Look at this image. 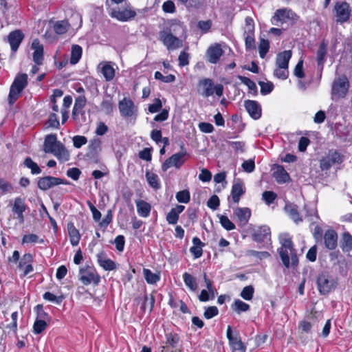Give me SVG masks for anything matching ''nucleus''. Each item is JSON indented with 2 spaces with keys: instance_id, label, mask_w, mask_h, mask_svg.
Returning <instances> with one entry per match:
<instances>
[{
  "instance_id": "nucleus-1",
  "label": "nucleus",
  "mask_w": 352,
  "mask_h": 352,
  "mask_svg": "<svg viewBox=\"0 0 352 352\" xmlns=\"http://www.w3.org/2000/svg\"><path fill=\"white\" fill-rule=\"evenodd\" d=\"M185 27L179 21L172 22L169 27L160 32V40L168 50H174L183 46V42L177 35L185 33Z\"/></svg>"
},
{
  "instance_id": "nucleus-2",
  "label": "nucleus",
  "mask_w": 352,
  "mask_h": 352,
  "mask_svg": "<svg viewBox=\"0 0 352 352\" xmlns=\"http://www.w3.org/2000/svg\"><path fill=\"white\" fill-rule=\"evenodd\" d=\"M43 150L45 153H52L63 161H67L69 158L68 151L62 143L57 141L56 135L54 134L47 135L45 137Z\"/></svg>"
},
{
  "instance_id": "nucleus-3",
  "label": "nucleus",
  "mask_w": 352,
  "mask_h": 352,
  "mask_svg": "<svg viewBox=\"0 0 352 352\" xmlns=\"http://www.w3.org/2000/svg\"><path fill=\"white\" fill-rule=\"evenodd\" d=\"M28 84V76L26 74H18L14 79L8 97V104L12 106L21 97L23 89Z\"/></svg>"
},
{
  "instance_id": "nucleus-4",
  "label": "nucleus",
  "mask_w": 352,
  "mask_h": 352,
  "mask_svg": "<svg viewBox=\"0 0 352 352\" xmlns=\"http://www.w3.org/2000/svg\"><path fill=\"white\" fill-rule=\"evenodd\" d=\"M350 87L349 81L344 74L338 75L335 77L331 89V99L338 101L344 98Z\"/></svg>"
},
{
  "instance_id": "nucleus-5",
  "label": "nucleus",
  "mask_w": 352,
  "mask_h": 352,
  "mask_svg": "<svg viewBox=\"0 0 352 352\" xmlns=\"http://www.w3.org/2000/svg\"><path fill=\"white\" fill-rule=\"evenodd\" d=\"M345 157L341 153L336 150H330L328 153L322 157L320 160V168L324 171L329 170L332 166L341 164Z\"/></svg>"
},
{
  "instance_id": "nucleus-6",
  "label": "nucleus",
  "mask_w": 352,
  "mask_h": 352,
  "mask_svg": "<svg viewBox=\"0 0 352 352\" xmlns=\"http://www.w3.org/2000/svg\"><path fill=\"white\" fill-rule=\"evenodd\" d=\"M155 299L153 294L148 295L146 291H144V294L135 298L134 302L137 306H140V310L139 313L140 318L148 312L151 313L153 309Z\"/></svg>"
},
{
  "instance_id": "nucleus-7",
  "label": "nucleus",
  "mask_w": 352,
  "mask_h": 352,
  "mask_svg": "<svg viewBox=\"0 0 352 352\" xmlns=\"http://www.w3.org/2000/svg\"><path fill=\"white\" fill-rule=\"evenodd\" d=\"M199 86L201 87L200 94L205 98H208L213 95L214 93L219 97L223 95V87L222 85H214L211 79L204 78L199 81Z\"/></svg>"
},
{
  "instance_id": "nucleus-8",
  "label": "nucleus",
  "mask_w": 352,
  "mask_h": 352,
  "mask_svg": "<svg viewBox=\"0 0 352 352\" xmlns=\"http://www.w3.org/2000/svg\"><path fill=\"white\" fill-rule=\"evenodd\" d=\"M180 342V337L175 332H168L165 333V340L162 342L160 352H181L178 349Z\"/></svg>"
},
{
  "instance_id": "nucleus-9",
  "label": "nucleus",
  "mask_w": 352,
  "mask_h": 352,
  "mask_svg": "<svg viewBox=\"0 0 352 352\" xmlns=\"http://www.w3.org/2000/svg\"><path fill=\"white\" fill-rule=\"evenodd\" d=\"M226 337L228 340L232 352H246V345L242 342L239 332L235 331L233 333L232 327L230 325L228 326L226 329Z\"/></svg>"
},
{
  "instance_id": "nucleus-10",
  "label": "nucleus",
  "mask_w": 352,
  "mask_h": 352,
  "mask_svg": "<svg viewBox=\"0 0 352 352\" xmlns=\"http://www.w3.org/2000/svg\"><path fill=\"white\" fill-rule=\"evenodd\" d=\"M333 12L338 23H344L346 22L351 15V10L348 3L344 1L336 2Z\"/></svg>"
},
{
  "instance_id": "nucleus-11",
  "label": "nucleus",
  "mask_w": 352,
  "mask_h": 352,
  "mask_svg": "<svg viewBox=\"0 0 352 352\" xmlns=\"http://www.w3.org/2000/svg\"><path fill=\"white\" fill-rule=\"evenodd\" d=\"M118 108L122 116L124 118L136 117L138 108L129 98H124L118 103Z\"/></svg>"
},
{
  "instance_id": "nucleus-12",
  "label": "nucleus",
  "mask_w": 352,
  "mask_h": 352,
  "mask_svg": "<svg viewBox=\"0 0 352 352\" xmlns=\"http://www.w3.org/2000/svg\"><path fill=\"white\" fill-rule=\"evenodd\" d=\"M79 275L80 280L85 285H97L99 283L100 280V277L96 270L94 267L89 266L81 268L80 270Z\"/></svg>"
},
{
  "instance_id": "nucleus-13",
  "label": "nucleus",
  "mask_w": 352,
  "mask_h": 352,
  "mask_svg": "<svg viewBox=\"0 0 352 352\" xmlns=\"http://www.w3.org/2000/svg\"><path fill=\"white\" fill-rule=\"evenodd\" d=\"M186 151H182L173 154L171 157H168L162 164V169L163 171H166L170 167H175L179 168L185 162Z\"/></svg>"
},
{
  "instance_id": "nucleus-14",
  "label": "nucleus",
  "mask_w": 352,
  "mask_h": 352,
  "mask_svg": "<svg viewBox=\"0 0 352 352\" xmlns=\"http://www.w3.org/2000/svg\"><path fill=\"white\" fill-rule=\"evenodd\" d=\"M59 184H69V182L58 177L47 176L41 177L38 181V187L42 190H47Z\"/></svg>"
},
{
  "instance_id": "nucleus-15",
  "label": "nucleus",
  "mask_w": 352,
  "mask_h": 352,
  "mask_svg": "<svg viewBox=\"0 0 352 352\" xmlns=\"http://www.w3.org/2000/svg\"><path fill=\"white\" fill-rule=\"evenodd\" d=\"M33 257L31 254H25L20 259L18 269L21 272V276H25L33 272Z\"/></svg>"
},
{
  "instance_id": "nucleus-16",
  "label": "nucleus",
  "mask_w": 352,
  "mask_h": 352,
  "mask_svg": "<svg viewBox=\"0 0 352 352\" xmlns=\"http://www.w3.org/2000/svg\"><path fill=\"white\" fill-rule=\"evenodd\" d=\"M223 54V51L219 43L210 45L206 52L208 60L213 64L217 63Z\"/></svg>"
},
{
  "instance_id": "nucleus-17",
  "label": "nucleus",
  "mask_w": 352,
  "mask_h": 352,
  "mask_svg": "<svg viewBox=\"0 0 352 352\" xmlns=\"http://www.w3.org/2000/svg\"><path fill=\"white\" fill-rule=\"evenodd\" d=\"M26 210L25 199L20 197H16L12 206V212L17 215V219L21 223L24 222L23 212Z\"/></svg>"
},
{
  "instance_id": "nucleus-18",
  "label": "nucleus",
  "mask_w": 352,
  "mask_h": 352,
  "mask_svg": "<svg viewBox=\"0 0 352 352\" xmlns=\"http://www.w3.org/2000/svg\"><path fill=\"white\" fill-rule=\"evenodd\" d=\"M245 108L249 115L254 120H257L261 116V107L259 103L254 100H245Z\"/></svg>"
},
{
  "instance_id": "nucleus-19",
  "label": "nucleus",
  "mask_w": 352,
  "mask_h": 352,
  "mask_svg": "<svg viewBox=\"0 0 352 352\" xmlns=\"http://www.w3.org/2000/svg\"><path fill=\"white\" fill-rule=\"evenodd\" d=\"M234 214L237 218L239 226L243 227L247 225L251 217V210L249 208H236Z\"/></svg>"
},
{
  "instance_id": "nucleus-20",
  "label": "nucleus",
  "mask_w": 352,
  "mask_h": 352,
  "mask_svg": "<svg viewBox=\"0 0 352 352\" xmlns=\"http://www.w3.org/2000/svg\"><path fill=\"white\" fill-rule=\"evenodd\" d=\"M97 261L99 265L106 271H112L116 269V263L109 258L107 254L103 252L97 254Z\"/></svg>"
},
{
  "instance_id": "nucleus-21",
  "label": "nucleus",
  "mask_w": 352,
  "mask_h": 352,
  "mask_svg": "<svg viewBox=\"0 0 352 352\" xmlns=\"http://www.w3.org/2000/svg\"><path fill=\"white\" fill-rule=\"evenodd\" d=\"M279 254L283 261V263L286 267H289V258L291 257L292 265H296L298 259L294 252V250L279 248Z\"/></svg>"
},
{
  "instance_id": "nucleus-22",
  "label": "nucleus",
  "mask_w": 352,
  "mask_h": 352,
  "mask_svg": "<svg viewBox=\"0 0 352 352\" xmlns=\"http://www.w3.org/2000/svg\"><path fill=\"white\" fill-rule=\"evenodd\" d=\"M31 48L34 50V62L38 65H41L43 60V45L38 39H34L32 43Z\"/></svg>"
},
{
  "instance_id": "nucleus-23",
  "label": "nucleus",
  "mask_w": 352,
  "mask_h": 352,
  "mask_svg": "<svg viewBox=\"0 0 352 352\" xmlns=\"http://www.w3.org/2000/svg\"><path fill=\"white\" fill-rule=\"evenodd\" d=\"M23 38L24 35L19 30H14L9 34L8 40L12 51L16 52Z\"/></svg>"
},
{
  "instance_id": "nucleus-24",
  "label": "nucleus",
  "mask_w": 352,
  "mask_h": 352,
  "mask_svg": "<svg viewBox=\"0 0 352 352\" xmlns=\"http://www.w3.org/2000/svg\"><path fill=\"white\" fill-rule=\"evenodd\" d=\"M324 245L329 250H334L338 244V234L333 230H328L324 235Z\"/></svg>"
},
{
  "instance_id": "nucleus-25",
  "label": "nucleus",
  "mask_w": 352,
  "mask_h": 352,
  "mask_svg": "<svg viewBox=\"0 0 352 352\" xmlns=\"http://www.w3.org/2000/svg\"><path fill=\"white\" fill-rule=\"evenodd\" d=\"M245 188L244 184L239 180L234 182L232 187L231 195L234 203H239L241 197L245 193Z\"/></svg>"
},
{
  "instance_id": "nucleus-26",
  "label": "nucleus",
  "mask_w": 352,
  "mask_h": 352,
  "mask_svg": "<svg viewBox=\"0 0 352 352\" xmlns=\"http://www.w3.org/2000/svg\"><path fill=\"white\" fill-rule=\"evenodd\" d=\"M292 56L291 50H285L278 53L276 58V67L288 68Z\"/></svg>"
},
{
  "instance_id": "nucleus-27",
  "label": "nucleus",
  "mask_w": 352,
  "mask_h": 352,
  "mask_svg": "<svg viewBox=\"0 0 352 352\" xmlns=\"http://www.w3.org/2000/svg\"><path fill=\"white\" fill-rule=\"evenodd\" d=\"M136 13L135 11L130 9H125L124 10H113L111 16L113 18L122 21H126L135 17Z\"/></svg>"
},
{
  "instance_id": "nucleus-28",
  "label": "nucleus",
  "mask_w": 352,
  "mask_h": 352,
  "mask_svg": "<svg viewBox=\"0 0 352 352\" xmlns=\"http://www.w3.org/2000/svg\"><path fill=\"white\" fill-rule=\"evenodd\" d=\"M185 207L182 205H177L176 207L172 208L166 215V221L169 224L175 225L177 223L179 214L182 213Z\"/></svg>"
},
{
  "instance_id": "nucleus-29",
  "label": "nucleus",
  "mask_w": 352,
  "mask_h": 352,
  "mask_svg": "<svg viewBox=\"0 0 352 352\" xmlns=\"http://www.w3.org/2000/svg\"><path fill=\"white\" fill-rule=\"evenodd\" d=\"M135 204L137 212L140 217H147L149 216L151 210L150 204L144 200L138 199L135 201Z\"/></svg>"
},
{
  "instance_id": "nucleus-30",
  "label": "nucleus",
  "mask_w": 352,
  "mask_h": 352,
  "mask_svg": "<svg viewBox=\"0 0 352 352\" xmlns=\"http://www.w3.org/2000/svg\"><path fill=\"white\" fill-rule=\"evenodd\" d=\"M285 210L296 223H299L302 221V219L300 217L296 205L291 203L286 204Z\"/></svg>"
},
{
  "instance_id": "nucleus-31",
  "label": "nucleus",
  "mask_w": 352,
  "mask_h": 352,
  "mask_svg": "<svg viewBox=\"0 0 352 352\" xmlns=\"http://www.w3.org/2000/svg\"><path fill=\"white\" fill-rule=\"evenodd\" d=\"M86 98L85 96H79L75 100L74 106L72 111V118L74 120L78 118V116L82 113V109L86 104Z\"/></svg>"
},
{
  "instance_id": "nucleus-32",
  "label": "nucleus",
  "mask_w": 352,
  "mask_h": 352,
  "mask_svg": "<svg viewBox=\"0 0 352 352\" xmlns=\"http://www.w3.org/2000/svg\"><path fill=\"white\" fill-rule=\"evenodd\" d=\"M292 14L291 10L287 9H280L276 10L274 15L272 18V23L274 25H278V22L283 23L286 19L290 18V15Z\"/></svg>"
},
{
  "instance_id": "nucleus-33",
  "label": "nucleus",
  "mask_w": 352,
  "mask_h": 352,
  "mask_svg": "<svg viewBox=\"0 0 352 352\" xmlns=\"http://www.w3.org/2000/svg\"><path fill=\"white\" fill-rule=\"evenodd\" d=\"M270 229L267 226H262L259 227L254 234V239L255 241L261 242L270 238Z\"/></svg>"
},
{
  "instance_id": "nucleus-34",
  "label": "nucleus",
  "mask_w": 352,
  "mask_h": 352,
  "mask_svg": "<svg viewBox=\"0 0 352 352\" xmlns=\"http://www.w3.org/2000/svg\"><path fill=\"white\" fill-rule=\"evenodd\" d=\"M250 309V305L244 302L240 299H235L231 305V309L236 314H241L243 312H246Z\"/></svg>"
},
{
  "instance_id": "nucleus-35",
  "label": "nucleus",
  "mask_w": 352,
  "mask_h": 352,
  "mask_svg": "<svg viewBox=\"0 0 352 352\" xmlns=\"http://www.w3.org/2000/svg\"><path fill=\"white\" fill-rule=\"evenodd\" d=\"M67 229L71 244L73 246H76L80 239L79 231L75 228L73 223H69L67 225Z\"/></svg>"
},
{
  "instance_id": "nucleus-36",
  "label": "nucleus",
  "mask_w": 352,
  "mask_h": 352,
  "mask_svg": "<svg viewBox=\"0 0 352 352\" xmlns=\"http://www.w3.org/2000/svg\"><path fill=\"white\" fill-rule=\"evenodd\" d=\"M274 177L278 183H285L289 179V175L283 166H278L274 172Z\"/></svg>"
},
{
  "instance_id": "nucleus-37",
  "label": "nucleus",
  "mask_w": 352,
  "mask_h": 352,
  "mask_svg": "<svg viewBox=\"0 0 352 352\" xmlns=\"http://www.w3.org/2000/svg\"><path fill=\"white\" fill-rule=\"evenodd\" d=\"M101 72L107 81H111L115 76V69L109 63L101 64Z\"/></svg>"
},
{
  "instance_id": "nucleus-38",
  "label": "nucleus",
  "mask_w": 352,
  "mask_h": 352,
  "mask_svg": "<svg viewBox=\"0 0 352 352\" xmlns=\"http://www.w3.org/2000/svg\"><path fill=\"white\" fill-rule=\"evenodd\" d=\"M145 176L148 183L153 188L158 190L161 188L160 180L157 174L153 172L146 171Z\"/></svg>"
},
{
  "instance_id": "nucleus-39",
  "label": "nucleus",
  "mask_w": 352,
  "mask_h": 352,
  "mask_svg": "<svg viewBox=\"0 0 352 352\" xmlns=\"http://www.w3.org/2000/svg\"><path fill=\"white\" fill-rule=\"evenodd\" d=\"M327 45L326 43L322 42L320 43L319 48L317 51V63L318 65L321 67V69L323 68L324 62H325V56L327 54Z\"/></svg>"
},
{
  "instance_id": "nucleus-40",
  "label": "nucleus",
  "mask_w": 352,
  "mask_h": 352,
  "mask_svg": "<svg viewBox=\"0 0 352 352\" xmlns=\"http://www.w3.org/2000/svg\"><path fill=\"white\" fill-rule=\"evenodd\" d=\"M305 209L306 210V217L308 221L311 223H316V220L319 218L317 210L314 206H310L308 204L305 205Z\"/></svg>"
},
{
  "instance_id": "nucleus-41",
  "label": "nucleus",
  "mask_w": 352,
  "mask_h": 352,
  "mask_svg": "<svg viewBox=\"0 0 352 352\" xmlns=\"http://www.w3.org/2000/svg\"><path fill=\"white\" fill-rule=\"evenodd\" d=\"M82 49L78 45H73L71 51L70 63L76 64L82 56Z\"/></svg>"
},
{
  "instance_id": "nucleus-42",
  "label": "nucleus",
  "mask_w": 352,
  "mask_h": 352,
  "mask_svg": "<svg viewBox=\"0 0 352 352\" xmlns=\"http://www.w3.org/2000/svg\"><path fill=\"white\" fill-rule=\"evenodd\" d=\"M34 311L36 312V319H38V320H45V321H47L48 322H50L52 320V318L51 316L49 315L48 313H47L44 309H43V305L41 304H38L35 307H34Z\"/></svg>"
},
{
  "instance_id": "nucleus-43",
  "label": "nucleus",
  "mask_w": 352,
  "mask_h": 352,
  "mask_svg": "<svg viewBox=\"0 0 352 352\" xmlns=\"http://www.w3.org/2000/svg\"><path fill=\"white\" fill-rule=\"evenodd\" d=\"M341 248L344 252H349L352 250V236L349 232L343 234L341 240Z\"/></svg>"
},
{
  "instance_id": "nucleus-44",
  "label": "nucleus",
  "mask_w": 352,
  "mask_h": 352,
  "mask_svg": "<svg viewBox=\"0 0 352 352\" xmlns=\"http://www.w3.org/2000/svg\"><path fill=\"white\" fill-rule=\"evenodd\" d=\"M21 243L22 244L43 243L44 239H39L38 236L35 234H28L23 236Z\"/></svg>"
},
{
  "instance_id": "nucleus-45",
  "label": "nucleus",
  "mask_w": 352,
  "mask_h": 352,
  "mask_svg": "<svg viewBox=\"0 0 352 352\" xmlns=\"http://www.w3.org/2000/svg\"><path fill=\"white\" fill-rule=\"evenodd\" d=\"M316 283L318 286H324L329 284L333 285L334 283L333 279L327 273L322 272L318 276Z\"/></svg>"
},
{
  "instance_id": "nucleus-46",
  "label": "nucleus",
  "mask_w": 352,
  "mask_h": 352,
  "mask_svg": "<svg viewBox=\"0 0 352 352\" xmlns=\"http://www.w3.org/2000/svg\"><path fill=\"white\" fill-rule=\"evenodd\" d=\"M23 164L25 167L31 170L32 174L38 175L41 173V169L39 168L38 164L33 162L30 157L25 158Z\"/></svg>"
},
{
  "instance_id": "nucleus-47",
  "label": "nucleus",
  "mask_w": 352,
  "mask_h": 352,
  "mask_svg": "<svg viewBox=\"0 0 352 352\" xmlns=\"http://www.w3.org/2000/svg\"><path fill=\"white\" fill-rule=\"evenodd\" d=\"M208 291L206 289L201 290L200 294L199 295V300L201 302H207L210 299H213L214 298V289L215 287H207Z\"/></svg>"
},
{
  "instance_id": "nucleus-48",
  "label": "nucleus",
  "mask_w": 352,
  "mask_h": 352,
  "mask_svg": "<svg viewBox=\"0 0 352 352\" xmlns=\"http://www.w3.org/2000/svg\"><path fill=\"white\" fill-rule=\"evenodd\" d=\"M0 190L2 194H11L14 192V187L8 181L0 178Z\"/></svg>"
},
{
  "instance_id": "nucleus-49",
  "label": "nucleus",
  "mask_w": 352,
  "mask_h": 352,
  "mask_svg": "<svg viewBox=\"0 0 352 352\" xmlns=\"http://www.w3.org/2000/svg\"><path fill=\"white\" fill-rule=\"evenodd\" d=\"M43 298L50 302H55L57 305H60L63 300L65 299V296L60 294L59 296H56L54 294L47 292L43 294Z\"/></svg>"
},
{
  "instance_id": "nucleus-50",
  "label": "nucleus",
  "mask_w": 352,
  "mask_h": 352,
  "mask_svg": "<svg viewBox=\"0 0 352 352\" xmlns=\"http://www.w3.org/2000/svg\"><path fill=\"white\" fill-rule=\"evenodd\" d=\"M47 322L43 320L36 319L33 324V332L35 334L41 333L47 328Z\"/></svg>"
},
{
  "instance_id": "nucleus-51",
  "label": "nucleus",
  "mask_w": 352,
  "mask_h": 352,
  "mask_svg": "<svg viewBox=\"0 0 352 352\" xmlns=\"http://www.w3.org/2000/svg\"><path fill=\"white\" fill-rule=\"evenodd\" d=\"M280 243L281 244V247L280 248L285 249H292L294 250L293 248V243L291 238L287 234H281L279 236Z\"/></svg>"
},
{
  "instance_id": "nucleus-52",
  "label": "nucleus",
  "mask_w": 352,
  "mask_h": 352,
  "mask_svg": "<svg viewBox=\"0 0 352 352\" xmlns=\"http://www.w3.org/2000/svg\"><path fill=\"white\" fill-rule=\"evenodd\" d=\"M270 49V43L267 40L261 38L258 45L259 56L261 58H264Z\"/></svg>"
},
{
  "instance_id": "nucleus-53",
  "label": "nucleus",
  "mask_w": 352,
  "mask_h": 352,
  "mask_svg": "<svg viewBox=\"0 0 352 352\" xmlns=\"http://www.w3.org/2000/svg\"><path fill=\"white\" fill-rule=\"evenodd\" d=\"M143 274L144 278L148 284H155L160 279L157 274L153 273L148 269H144Z\"/></svg>"
},
{
  "instance_id": "nucleus-54",
  "label": "nucleus",
  "mask_w": 352,
  "mask_h": 352,
  "mask_svg": "<svg viewBox=\"0 0 352 352\" xmlns=\"http://www.w3.org/2000/svg\"><path fill=\"white\" fill-rule=\"evenodd\" d=\"M219 219L221 225L226 230L230 231L235 229L234 224L228 219L227 216L219 215Z\"/></svg>"
},
{
  "instance_id": "nucleus-55",
  "label": "nucleus",
  "mask_w": 352,
  "mask_h": 352,
  "mask_svg": "<svg viewBox=\"0 0 352 352\" xmlns=\"http://www.w3.org/2000/svg\"><path fill=\"white\" fill-rule=\"evenodd\" d=\"M11 318L12 322L10 324H7L6 328L8 329L10 331H12L14 335H16L18 319V312L16 311L12 314Z\"/></svg>"
},
{
  "instance_id": "nucleus-56",
  "label": "nucleus",
  "mask_w": 352,
  "mask_h": 352,
  "mask_svg": "<svg viewBox=\"0 0 352 352\" xmlns=\"http://www.w3.org/2000/svg\"><path fill=\"white\" fill-rule=\"evenodd\" d=\"M175 197L179 203L187 204L190 201V195L188 190H184L178 192Z\"/></svg>"
},
{
  "instance_id": "nucleus-57",
  "label": "nucleus",
  "mask_w": 352,
  "mask_h": 352,
  "mask_svg": "<svg viewBox=\"0 0 352 352\" xmlns=\"http://www.w3.org/2000/svg\"><path fill=\"white\" fill-rule=\"evenodd\" d=\"M113 107L114 104L111 98H105L101 103L102 109L107 114H109L113 111Z\"/></svg>"
},
{
  "instance_id": "nucleus-58",
  "label": "nucleus",
  "mask_w": 352,
  "mask_h": 352,
  "mask_svg": "<svg viewBox=\"0 0 352 352\" xmlns=\"http://www.w3.org/2000/svg\"><path fill=\"white\" fill-rule=\"evenodd\" d=\"M274 75L279 79L285 80L289 76L288 68L276 67Z\"/></svg>"
},
{
  "instance_id": "nucleus-59",
  "label": "nucleus",
  "mask_w": 352,
  "mask_h": 352,
  "mask_svg": "<svg viewBox=\"0 0 352 352\" xmlns=\"http://www.w3.org/2000/svg\"><path fill=\"white\" fill-rule=\"evenodd\" d=\"M238 78L243 84L245 85L248 87L250 90L253 91L254 93L257 92V87L254 82L245 76H239Z\"/></svg>"
},
{
  "instance_id": "nucleus-60",
  "label": "nucleus",
  "mask_w": 352,
  "mask_h": 352,
  "mask_svg": "<svg viewBox=\"0 0 352 352\" xmlns=\"http://www.w3.org/2000/svg\"><path fill=\"white\" fill-rule=\"evenodd\" d=\"M219 314V309L215 306H210L205 309L204 316L206 319H211Z\"/></svg>"
},
{
  "instance_id": "nucleus-61",
  "label": "nucleus",
  "mask_w": 352,
  "mask_h": 352,
  "mask_svg": "<svg viewBox=\"0 0 352 352\" xmlns=\"http://www.w3.org/2000/svg\"><path fill=\"white\" fill-rule=\"evenodd\" d=\"M68 30V23L66 21H61L54 25V31L58 34H63Z\"/></svg>"
},
{
  "instance_id": "nucleus-62",
  "label": "nucleus",
  "mask_w": 352,
  "mask_h": 352,
  "mask_svg": "<svg viewBox=\"0 0 352 352\" xmlns=\"http://www.w3.org/2000/svg\"><path fill=\"white\" fill-rule=\"evenodd\" d=\"M254 294V287H243L240 296L245 300H251Z\"/></svg>"
},
{
  "instance_id": "nucleus-63",
  "label": "nucleus",
  "mask_w": 352,
  "mask_h": 352,
  "mask_svg": "<svg viewBox=\"0 0 352 352\" xmlns=\"http://www.w3.org/2000/svg\"><path fill=\"white\" fill-rule=\"evenodd\" d=\"M258 85L261 87V93L262 95L269 94L272 91L274 88V85L272 82H259Z\"/></svg>"
},
{
  "instance_id": "nucleus-64",
  "label": "nucleus",
  "mask_w": 352,
  "mask_h": 352,
  "mask_svg": "<svg viewBox=\"0 0 352 352\" xmlns=\"http://www.w3.org/2000/svg\"><path fill=\"white\" fill-rule=\"evenodd\" d=\"M263 199L265 201L267 205H270L277 197L276 193L272 191H265L263 195Z\"/></svg>"
}]
</instances>
